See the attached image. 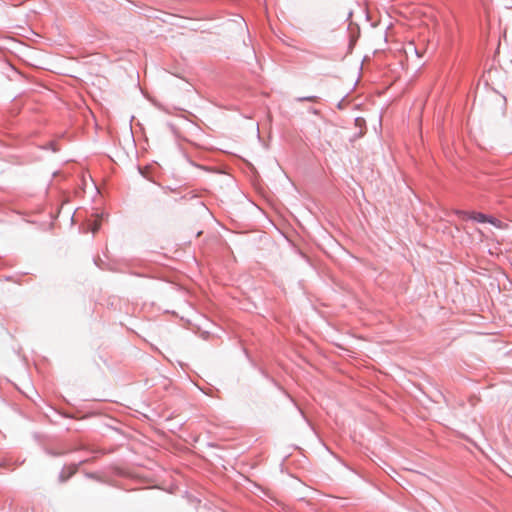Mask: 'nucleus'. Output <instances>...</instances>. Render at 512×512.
I'll return each instance as SVG.
<instances>
[{
  "mask_svg": "<svg viewBox=\"0 0 512 512\" xmlns=\"http://www.w3.org/2000/svg\"><path fill=\"white\" fill-rule=\"evenodd\" d=\"M100 226H101V218L95 219L91 226L92 233L95 234L99 230Z\"/></svg>",
  "mask_w": 512,
  "mask_h": 512,
  "instance_id": "nucleus-2",
  "label": "nucleus"
},
{
  "mask_svg": "<svg viewBox=\"0 0 512 512\" xmlns=\"http://www.w3.org/2000/svg\"><path fill=\"white\" fill-rule=\"evenodd\" d=\"M462 217L464 220H475L481 223L489 222L496 227H501V222L499 220L488 217L480 212H462Z\"/></svg>",
  "mask_w": 512,
  "mask_h": 512,
  "instance_id": "nucleus-1",
  "label": "nucleus"
},
{
  "mask_svg": "<svg viewBox=\"0 0 512 512\" xmlns=\"http://www.w3.org/2000/svg\"><path fill=\"white\" fill-rule=\"evenodd\" d=\"M307 100L314 101V97H308Z\"/></svg>",
  "mask_w": 512,
  "mask_h": 512,
  "instance_id": "nucleus-3",
  "label": "nucleus"
}]
</instances>
